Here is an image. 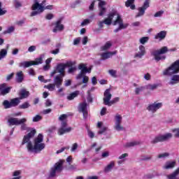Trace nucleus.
I'll use <instances>...</instances> for the list:
<instances>
[{
    "label": "nucleus",
    "mask_w": 179,
    "mask_h": 179,
    "mask_svg": "<svg viewBox=\"0 0 179 179\" xmlns=\"http://www.w3.org/2000/svg\"><path fill=\"white\" fill-rule=\"evenodd\" d=\"M113 23V26L118 24V28L114 30L115 33H118L120 30L127 29L129 26L128 23L122 22V18L121 15L116 11L113 10L108 15V17L103 21H99L98 26L101 29L104 24L110 26Z\"/></svg>",
    "instance_id": "f257e3e1"
},
{
    "label": "nucleus",
    "mask_w": 179,
    "mask_h": 179,
    "mask_svg": "<svg viewBox=\"0 0 179 179\" xmlns=\"http://www.w3.org/2000/svg\"><path fill=\"white\" fill-rule=\"evenodd\" d=\"M44 142V136L39 134L37 137L34 139V145H31L29 151L30 153H41L42 150L45 149V143Z\"/></svg>",
    "instance_id": "f03ea898"
},
{
    "label": "nucleus",
    "mask_w": 179,
    "mask_h": 179,
    "mask_svg": "<svg viewBox=\"0 0 179 179\" xmlns=\"http://www.w3.org/2000/svg\"><path fill=\"white\" fill-rule=\"evenodd\" d=\"M45 2H47L45 0H43L41 4L38 3V2H36L32 6V10L34 11L31 13V16H36V15L42 13V12H44V10L47 9L49 10L54 9V6L52 5H48L45 6Z\"/></svg>",
    "instance_id": "7ed1b4c3"
},
{
    "label": "nucleus",
    "mask_w": 179,
    "mask_h": 179,
    "mask_svg": "<svg viewBox=\"0 0 179 179\" xmlns=\"http://www.w3.org/2000/svg\"><path fill=\"white\" fill-rule=\"evenodd\" d=\"M78 69L81 71L76 77V79H81V78H83V83H87V82H89V77L85 76V73H90V72H92V69H87L86 64H80L78 66Z\"/></svg>",
    "instance_id": "20e7f679"
},
{
    "label": "nucleus",
    "mask_w": 179,
    "mask_h": 179,
    "mask_svg": "<svg viewBox=\"0 0 179 179\" xmlns=\"http://www.w3.org/2000/svg\"><path fill=\"white\" fill-rule=\"evenodd\" d=\"M167 51H169L167 47L164 46L159 50H153L151 52V55H152L157 62H159V61H163V59H166V55H163V54H166Z\"/></svg>",
    "instance_id": "39448f33"
},
{
    "label": "nucleus",
    "mask_w": 179,
    "mask_h": 179,
    "mask_svg": "<svg viewBox=\"0 0 179 179\" xmlns=\"http://www.w3.org/2000/svg\"><path fill=\"white\" fill-rule=\"evenodd\" d=\"M36 129H31L30 131L24 136L22 141V145H26L27 144V148L29 152L30 150V148H31V145L33 143H31V140L34 138V135H36Z\"/></svg>",
    "instance_id": "423d86ee"
},
{
    "label": "nucleus",
    "mask_w": 179,
    "mask_h": 179,
    "mask_svg": "<svg viewBox=\"0 0 179 179\" xmlns=\"http://www.w3.org/2000/svg\"><path fill=\"white\" fill-rule=\"evenodd\" d=\"M179 73V60L176 61L171 66L163 71L164 76H171Z\"/></svg>",
    "instance_id": "0eeeda50"
},
{
    "label": "nucleus",
    "mask_w": 179,
    "mask_h": 179,
    "mask_svg": "<svg viewBox=\"0 0 179 179\" xmlns=\"http://www.w3.org/2000/svg\"><path fill=\"white\" fill-rule=\"evenodd\" d=\"M64 160L60 159L55 164V165L50 169L49 177H55V176H57V173H61V171L64 170Z\"/></svg>",
    "instance_id": "6e6552de"
},
{
    "label": "nucleus",
    "mask_w": 179,
    "mask_h": 179,
    "mask_svg": "<svg viewBox=\"0 0 179 179\" xmlns=\"http://www.w3.org/2000/svg\"><path fill=\"white\" fill-rule=\"evenodd\" d=\"M163 107V103L159 102V101H154L153 103H151L148 104L146 109L149 113H151L152 114H155V113H157L158 110H160Z\"/></svg>",
    "instance_id": "1a4fd4ad"
},
{
    "label": "nucleus",
    "mask_w": 179,
    "mask_h": 179,
    "mask_svg": "<svg viewBox=\"0 0 179 179\" xmlns=\"http://www.w3.org/2000/svg\"><path fill=\"white\" fill-rule=\"evenodd\" d=\"M173 138V134L171 133H166L165 134H159L152 141V143H159V142H165Z\"/></svg>",
    "instance_id": "9d476101"
},
{
    "label": "nucleus",
    "mask_w": 179,
    "mask_h": 179,
    "mask_svg": "<svg viewBox=\"0 0 179 179\" xmlns=\"http://www.w3.org/2000/svg\"><path fill=\"white\" fill-rule=\"evenodd\" d=\"M115 125H114V129L115 131H124V127L122 126V115L117 113L115 117Z\"/></svg>",
    "instance_id": "9b49d317"
},
{
    "label": "nucleus",
    "mask_w": 179,
    "mask_h": 179,
    "mask_svg": "<svg viewBox=\"0 0 179 179\" xmlns=\"http://www.w3.org/2000/svg\"><path fill=\"white\" fill-rule=\"evenodd\" d=\"M73 65H75L74 62H67L66 64L61 63L57 66L56 71L59 72L62 76H65V68H66V66H73Z\"/></svg>",
    "instance_id": "f8f14e48"
},
{
    "label": "nucleus",
    "mask_w": 179,
    "mask_h": 179,
    "mask_svg": "<svg viewBox=\"0 0 179 179\" xmlns=\"http://www.w3.org/2000/svg\"><path fill=\"white\" fill-rule=\"evenodd\" d=\"M72 131V127H68L66 122H62L61 127L58 129V135H64V134H68Z\"/></svg>",
    "instance_id": "ddd939ff"
},
{
    "label": "nucleus",
    "mask_w": 179,
    "mask_h": 179,
    "mask_svg": "<svg viewBox=\"0 0 179 179\" xmlns=\"http://www.w3.org/2000/svg\"><path fill=\"white\" fill-rule=\"evenodd\" d=\"M9 125H20V124H26L27 122V119L23 117L22 119H18L16 117H10L8 120Z\"/></svg>",
    "instance_id": "4468645a"
},
{
    "label": "nucleus",
    "mask_w": 179,
    "mask_h": 179,
    "mask_svg": "<svg viewBox=\"0 0 179 179\" xmlns=\"http://www.w3.org/2000/svg\"><path fill=\"white\" fill-rule=\"evenodd\" d=\"M150 1L149 0H145L143 5L138 8V13L136 15V17H141L145 15V11L150 6Z\"/></svg>",
    "instance_id": "2eb2a0df"
},
{
    "label": "nucleus",
    "mask_w": 179,
    "mask_h": 179,
    "mask_svg": "<svg viewBox=\"0 0 179 179\" xmlns=\"http://www.w3.org/2000/svg\"><path fill=\"white\" fill-rule=\"evenodd\" d=\"M111 97L112 94L111 92H110V90H106L103 94V104H105V106H108V107H111Z\"/></svg>",
    "instance_id": "dca6fc26"
},
{
    "label": "nucleus",
    "mask_w": 179,
    "mask_h": 179,
    "mask_svg": "<svg viewBox=\"0 0 179 179\" xmlns=\"http://www.w3.org/2000/svg\"><path fill=\"white\" fill-rule=\"evenodd\" d=\"M79 111L83 113L84 118H87V103L86 102H83L79 105Z\"/></svg>",
    "instance_id": "f3484780"
},
{
    "label": "nucleus",
    "mask_w": 179,
    "mask_h": 179,
    "mask_svg": "<svg viewBox=\"0 0 179 179\" xmlns=\"http://www.w3.org/2000/svg\"><path fill=\"white\" fill-rule=\"evenodd\" d=\"M115 54H117V51H114V52H100V55H101V59H108V58H111L112 55H115Z\"/></svg>",
    "instance_id": "a211bd4d"
},
{
    "label": "nucleus",
    "mask_w": 179,
    "mask_h": 179,
    "mask_svg": "<svg viewBox=\"0 0 179 179\" xmlns=\"http://www.w3.org/2000/svg\"><path fill=\"white\" fill-rule=\"evenodd\" d=\"M10 89H12L10 87H6V83L0 85V93L3 96H5V94H8V93L10 92Z\"/></svg>",
    "instance_id": "6ab92c4d"
},
{
    "label": "nucleus",
    "mask_w": 179,
    "mask_h": 179,
    "mask_svg": "<svg viewBox=\"0 0 179 179\" xmlns=\"http://www.w3.org/2000/svg\"><path fill=\"white\" fill-rule=\"evenodd\" d=\"M145 52H146L145 50V46L140 45L138 47V50L135 54L134 57H135V58H142V57H143V55H145Z\"/></svg>",
    "instance_id": "aec40b11"
},
{
    "label": "nucleus",
    "mask_w": 179,
    "mask_h": 179,
    "mask_svg": "<svg viewBox=\"0 0 179 179\" xmlns=\"http://www.w3.org/2000/svg\"><path fill=\"white\" fill-rule=\"evenodd\" d=\"M176 161H168L163 166L164 170H170V169H174L176 167Z\"/></svg>",
    "instance_id": "412c9836"
},
{
    "label": "nucleus",
    "mask_w": 179,
    "mask_h": 179,
    "mask_svg": "<svg viewBox=\"0 0 179 179\" xmlns=\"http://www.w3.org/2000/svg\"><path fill=\"white\" fill-rule=\"evenodd\" d=\"M106 3L105 1H99V16H103L106 13Z\"/></svg>",
    "instance_id": "4be33fe9"
},
{
    "label": "nucleus",
    "mask_w": 179,
    "mask_h": 179,
    "mask_svg": "<svg viewBox=\"0 0 179 179\" xmlns=\"http://www.w3.org/2000/svg\"><path fill=\"white\" fill-rule=\"evenodd\" d=\"M44 58H45V54H42L35 61H31V62H33L32 65H40L43 64Z\"/></svg>",
    "instance_id": "5701e85b"
},
{
    "label": "nucleus",
    "mask_w": 179,
    "mask_h": 179,
    "mask_svg": "<svg viewBox=\"0 0 179 179\" xmlns=\"http://www.w3.org/2000/svg\"><path fill=\"white\" fill-rule=\"evenodd\" d=\"M166 35L167 31H162L155 35V40H159V41H162V40H164V38H166Z\"/></svg>",
    "instance_id": "b1692460"
},
{
    "label": "nucleus",
    "mask_w": 179,
    "mask_h": 179,
    "mask_svg": "<svg viewBox=\"0 0 179 179\" xmlns=\"http://www.w3.org/2000/svg\"><path fill=\"white\" fill-rule=\"evenodd\" d=\"M97 128H99L100 130L98 131V134H104L107 131V126L104 125V123L102 122H99L96 125Z\"/></svg>",
    "instance_id": "393cba45"
},
{
    "label": "nucleus",
    "mask_w": 179,
    "mask_h": 179,
    "mask_svg": "<svg viewBox=\"0 0 179 179\" xmlns=\"http://www.w3.org/2000/svg\"><path fill=\"white\" fill-rule=\"evenodd\" d=\"M62 30H64V24H62L61 20H59L55 23V29H53V33H57V31H62Z\"/></svg>",
    "instance_id": "a878e982"
},
{
    "label": "nucleus",
    "mask_w": 179,
    "mask_h": 179,
    "mask_svg": "<svg viewBox=\"0 0 179 179\" xmlns=\"http://www.w3.org/2000/svg\"><path fill=\"white\" fill-rule=\"evenodd\" d=\"M114 167H115V162L114 161H111L106 166H105L103 171L105 173H110Z\"/></svg>",
    "instance_id": "bb28decb"
},
{
    "label": "nucleus",
    "mask_w": 179,
    "mask_h": 179,
    "mask_svg": "<svg viewBox=\"0 0 179 179\" xmlns=\"http://www.w3.org/2000/svg\"><path fill=\"white\" fill-rule=\"evenodd\" d=\"M63 80L64 79L62 78V77H61V76H57L54 79V84L57 88H59V87L62 85Z\"/></svg>",
    "instance_id": "cd10ccee"
},
{
    "label": "nucleus",
    "mask_w": 179,
    "mask_h": 179,
    "mask_svg": "<svg viewBox=\"0 0 179 179\" xmlns=\"http://www.w3.org/2000/svg\"><path fill=\"white\" fill-rule=\"evenodd\" d=\"M15 79L16 82L22 83L23 82V79H24V74H23V71L17 72Z\"/></svg>",
    "instance_id": "c85d7f7f"
},
{
    "label": "nucleus",
    "mask_w": 179,
    "mask_h": 179,
    "mask_svg": "<svg viewBox=\"0 0 179 179\" xmlns=\"http://www.w3.org/2000/svg\"><path fill=\"white\" fill-rule=\"evenodd\" d=\"M177 83H179V75H173L169 82V85H177Z\"/></svg>",
    "instance_id": "c756f323"
},
{
    "label": "nucleus",
    "mask_w": 179,
    "mask_h": 179,
    "mask_svg": "<svg viewBox=\"0 0 179 179\" xmlns=\"http://www.w3.org/2000/svg\"><path fill=\"white\" fill-rule=\"evenodd\" d=\"M33 66V62L29 61V62H20L18 64V66L20 68H29L30 66Z\"/></svg>",
    "instance_id": "7c9ffc66"
},
{
    "label": "nucleus",
    "mask_w": 179,
    "mask_h": 179,
    "mask_svg": "<svg viewBox=\"0 0 179 179\" xmlns=\"http://www.w3.org/2000/svg\"><path fill=\"white\" fill-rule=\"evenodd\" d=\"M30 94V92L27 91L26 90H21L20 92V100H22L23 99H27Z\"/></svg>",
    "instance_id": "2f4dec72"
},
{
    "label": "nucleus",
    "mask_w": 179,
    "mask_h": 179,
    "mask_svg": "<svg viewBox=\"0 0 179 179\" xmlns=\"http://www.w3.org/2000/svg\"><path fill=\"white\" fill-rule=\"evenodd\" d=\"M128 153H124L120 155L118 157L119 160L117 161V164H122V163H124L127 160V157H128Z\"/></svg>",
    "instance_id": "473e14b6"
},
{
    "label": "nucleus",
    "mask_w": 179,
    "mask_h": 179,
    "mask_svg": "<svg viewBox=\"0 0 179 179\" xmlns=\"http://www.w3.org/2000/svg\"><path fill=\"white\" fill-rule=\"evenodd\" d=\"M135 2V0H127L125 2V6H127V8H130V9H135V4H134V3Z\"/></svg>",
    "instance_id": "72a5a7b5"
},
{
    "label": "nucleus",
    "mask_w": 179,
    "mask_h": 179,
    "mask_svg": "<svg viewBox=\"0 0 179 179\" xmlns=\"http://www.w3.org/2000/svg\"><path fill=\"white\" fill-rule=\"evenodd\" d=\"M113 45V43L111 42L108 41L105 43L104 45L101 47V51H107L111 48V46Z\"/></svg>",
    "instance_id": "f704fd0d"
},
{
    "label": "nucleus",
    "mask_w": 179,
    "mask_h": 179,
    "mask_svg": "<svg viewBox=\"0 0 179 179\" xmlns=\"http://www.w3.org/2000/svg\"><path fill=\"white\" fill-rule=\"evenodd\" d=\"M20 125H21L20 127L21 131H27V132H30L31 129H35L27 127V124H26V123H22L20 124Z\"/></svg>",
    "instance_id": "c9c22d12"
},
{
    "label": "nucleus",
    "mask_w": 179,
    "mask_h": 179,
    "mask_svg": "<svg viewBox=\"0 0 179 179\" xmlns=\"http://www.w3.org/2000/svg\"><path fill=\"white\" fill-rule=\"evenodd\" d=\"M79 96V91H75L74 92L70 94L68 96L67 99L68 100H73L75 97H78Z\"/></svg>",
    "instance_id": "e433bc0d"
},
{
    "label": "nucleus",
    "mask_w": 179,
    "mask_h": 179,
    "mask_svg": "<svg viewBox=\"0 0 179 179\" xmlns=\"http://www.w3.org/2000/svg\"><path fill=\"white\" fill-rule=\"evenodd\" d=\"M11 103V107H16L20 103V98H15L10 100Z\"/></svg>",
    "instance_id": "4c0bfd02"
},
{
    "label": "nucleus",
    "mask_w": 179,
    "mask_h": 179,
    "mask_svg": "<svg viewBox=\"0 0 179 179\" xmlns=\"http://www.w3.org/2000/svg\"><path fill=\"white\" fill-rule=\"evenodd\" d=\"M43 87L44 89H48L49 92H54V90H55V83L49 84L48 85H45Z\"/></svg>",
    "instance_id": "58836bf2"
},
{
    "label": "nucleus",
    "mask_w": 179,
    "mask_h": 179,
    "mask_svg": "<svg viewBox=\"0 0 179 179\" xmlns=\"http://www.w3.org/2000/svg\"><path fill=\"white\" fill-rule=\"evenodd\" d=\"M8 55V50L6 49H1L0 50V61L1 59H3Z\"/></svg>",
    "instance_id": "ea45409f"
},
{
    "label": "nucleus",
    "mask_w": 179,
    "mask_h": 179,
    "mask_svg": "<svg viewBox=\"0 0 179 179\" xmlns=\"http://www.w3.org/2000/svg\"><path fill=\"white\" fill-rule=\"evenodd\" d=\"M148 90H156L157 87H159V85L157 84H148L146 86Z\"/></svg>",
    "instance_id": "a19ab883"
},
{
    "label": "nucleus",
    "mask_w": 179,
    "mask_h": 179,
    "mask_svg": "<svg viewBox=\"0 0 179 179\" xmlns=\"http://www.w3.org/2000/svg\"><path fill=\"white\" fill-rule=\"evenodd\" d=\"M13 31H15V27H8L7 29L3 31V34H10V33H13Z\"/></svg>",
    "instance_id": "79ce46f5"
},
{
    "label": "nucleus",
    "mask_w": 179,
    "mask_h": 179,
    "mask_svg": "<svg viewBox=\"0 0 179 179\" xmlns=\"http://www.w3.org/2000/svg\"><path fill=\"white\" fill-rule=\"evenodd\" d=\"M3 106L4 108H11V107H12L10 101H9L8 100L3 101Z\"/></svg>",
    "instance_id": "37998d69"
},
{
    "label": "nucleus",
    "mask_w": 179,
    "mask_h": 179,
    "mask_svg": "<svg viewBox=\"0 0 179 179\" xmlns=\"http://www.w3.org/2000/svg\"><path fill=\"white\" fill-rule=\"evenodd\" d=\"M8 11L5 8L2 7V2L0 1V16H3V15H6Z\"/></svg>",
    "instance_id": "c03bdc74"
},
{
    "label": "nucleus",
    "mask_w": 179,
    "mask_h": 179,
    "mask_svg": "<svg viewBox=\"0 0 179 179\" xmlns=\"http://www.w3.org/2000/svg\"><path fill=\"white\" fill-rule=\"evenodd\" d=\"M170 156V154L168 152H164L161 153L157 155L158 159H166V157H169Z\"/></svg>",
    "instance_id": "a18cd8bd"
},
{
    "label": "nucleus",
    "mask_w": 179,
    "mask_h": 179,
    "mask_svg": "<svg viewBox=\"0 0 179 179\" xmlns=\"http://www.w3.org/2000/svg\"><path fill=\"white\" fill-rule=\"evenodd\" d=\"M43 120V117L40 115H36L32 118L33 122H38V121H41Z\"/></svg>",
    "instance_id": "49530a36"
},
{
    "label": "nucleus",
    "mask_w": 179,
    "mask_h": 179,
    "mask_svg": "<svg viewBox=\"0 0 179 179\" xmlns=\"http://www.w3.org/2000/svg\"><path fill=\"white\" fill-rule=\"evenodd\" d=\"M148 41L149 37L148 36L142 37L139 39V42L141 43V44H146V43H148Z\"/></svg>",
    "instance_id": "de8ad7c7"
},
{
    "label": "nucleus",
    "mask_w": 179,
    "mask_h": 179,
    "mask_svg": "<svg viewBox=\"0 0 179 179\" xmlns=\"http://www.w3.org/2000/svg\"><path fill=\"white\" fill-rule=\"evenodd\" d=\"M30 107V103L29 102H25L21 105H20L19 108L24 110L26 108H29Z\"/></svg>",
    "instance_id": "09e8293b"
},
{
    "label": "nucleus",
    "mask_w": 179,
    "mask_h": 179,
    "mask_svg": "<svg viewBox=\"0 0 179 179\" xmlns=\"http://www.w3.org/2000/svg\"><path fill=\"white\" fill-rule=\"evenodd\" d=\"M108 73L113 78H117V71H115L114 69H110V70L108 71Z\"/></svg>",
    "instance_id": "8fccbe9b"
},
{
    "label": "nucleus",
    "mask_w": 179,
    "mask_h": 179,
    "mask_svg": "<svg viewBox=\"0 0 179 179\" xmlns=\"http://www.w3.org/2000/svg\"><path fill=\"white\" fill-rule=\"evenodd\" d=\"M171 132H173V134H174L175 138H179V128L173 129L171 130Z\"/></svg>",
    "instance_id": "3c124183"
},
{
    "label": "nucleus",
    "mask_w": 179,
    "mask_h": 179,
    "mask_svg": "<svg viewBox=\"0 0 179 179\" xmlns=\"http://www.w3.org/2000/svg\"><path fill=\"white\" fill-rule=\"evenodd\" d=\"M92 22V20L89 19H85L81 22V26L83 27V26H87V24H90Z\"/></svg>",
    "instance_id": "603ef678"
},
{
    "label": "nucleus",
    "mask_w": 179,
    "mask_h": 179,
    "mask_svg": "<svg viewBox=\"0 0 179 179\" xmlns=\"http://www.w3.org/2000/svg\"><path fill=\"white\" fill-rule=\"evenodd\" d=\"M64 90H65V88L61 87L56 92V94L58 96H64Z\"/></svg>",
    "instance_id": "864d4df0"
},
{
    "label": "nucleus",
    "mask_w": 179,
    "mask_h": 179,
    "mask_svg": "<svg viewBox=\"0 0 179 179\" xmlns=\"http://www.w3.org/2000/svg\"><path fill=\"white\" fill-rule=\"evenodd\" d=\"M38 80H40V82H43V83H48V82H51V80L44 79V76H38Z\"/></svg>",
    "instance_id": "5fc2aeb1"
},
{
    "label": "nucleus",
    "mask_w": 179,
    "mask_h": 179,
    "mask_svg": "<svg viewBox=\"0 0 179 179\" xmlns=\"http://www.w3.org/2000/svg\"><path fill=\"white\" fill-rule=\"evenodd\" d=\"M78 148V143H73L71 146V152H76Z\"/></svg>",
    "instance_id": "6e6d98bb"
},
{
    "label": "nucleus",
    "mask_w": 179,
    "mask_h": 179,
    "mask_svg": "<svg viewBox=\"0 0 179 179\" xmlns=\"http://www.w3.org/2000/svg\"><path fill=\"white\" fill-rule=\"evenodd\" d=\"M144 90H145V87H136L135 90V93L136 94H139V93H141V92H143Z\"/></svg>",
    "instance_id": "4d7b16f0"
},
{
    "label": "nucleus",
    "mask_w": 179,
    "mask_h": 179,
    "mask_svg": "<svg viewBox=\"0 0 179 179\" xmlns=\"http://www.w3.org/2000/svg\"><path fill=\"white\" fill-rule=\"evenodd\" d=\"M68 115L66 114L61 115L60 117H59V121H62V122H66V120Z\"/></svg>",
    "instance_id": "13d9d810"
},
{
    "label": "nucleus",
    "mask_w": 179,
    "mask_h": 179,
    "mask_svg": "<svg viewBox=\"0 0 179 179\" xmlns=\"http://www.w3.org/2000/svg\"><path fill=\"white\" fill-rule=\"evenodd\" d=\"M15 8H20L22 6V3L19 0H14Z\"/></svg>",
    "instance_id": "bf43d9fd"
},
{
    "label": "nucleus",
    "mask_w": 179,
    "mask_h": 179,
    "mask_svg": "<svg viewBox=\"0 0 179 179\" xmlns=\"http://www.w3.org/2000/svg\"><path fill=\"white\" fill-rule=\"evenodd\" d=\"M108 156H110V152L108 151L103 152L101 154L102 159H106V157H108Z\"/></svg>",
    "instance_id": "052dcab7"
},
{
    "label": "nucleus",
    "mask_w": 179,
    "mask_h": 179,
    "mask_svg": "<svg viewBox=\"0 0 179 179\" xmlns=\"http://www.w3.org/2000/svg\"><path fill=\"white\" fill-rule=\"evenodd\" d=\"M136 145H139V142L138 141H132L129 143H127V146L129 148H131V146H136Z\"/></svg>",
    "instance_id": "680f3d73"
},
{
    "label": "nucleus",
    "mask_w": 179,
    "mask_h": 179,
    "mask_svg": "<svg viewBox=\"0 0 179 179\" xmlns=\"http://www.w3.org/2000/svg\"><path fill=\"white\" fill-rule=\"evenodd\" d=\"M163 13H164V11H163V10L158 11V12H157V13L154 15V17H162V15H163Z\"/></svg>",
    "instance_id": "e2e57ef3"
},
{
    "label": "nucleus",
    "mask_w": 179,
    "mask_h": 179,
    "mask_svg": "<svg viewBox=\"0 0 179 179\" xmlns=\"http://www.w3.org/2000/svg\"><path fill=\"white\" fill-rule=\"evenodd\" d=\"M152 159V156L150 155H143L141 157V160H151Z\"/></svg>",
    "instance_id": "0e129e2a"
},
{
    "label": "nucleus",
    "mask_w": 179,
    "mask_h": 179,
    "mask_svg": "<svg viewBox=\"0 0 179 179\" xmlns=\"http://www.w3.org/2000/svg\"><path fill=\"white\" fill-rule=\"evenodd\" d=\"M36 50H37V47L36 45H31L28 48L29 52H34Z\"/></svg>",
    "instance_id": "69168bd1"
},
{
    "label": "nucleus",
    "mask_w": 179,
    "mask_h": 179,
    "mask_svg": "<svg viewBox=\"0 0 179 179\" xmlns=\"http://www.w3.org/2000/svg\"><path fill=\"white\" fill-rule=\"evenodd\" d=\"M120 101V97H115L112 101H110V106L113 104H115V103H118Z\"/></svg>",
    "instance_id": "338daca9"
},
{
    "label": "nucleus",
    "mask_w": 179,
    "mask_h": 179,
    "mask_svg": "<svg viewBox=\"0 0 179 179\" xmlns=\"http://www.w3.org/2000/svg\"><path fill=\"white\" fill-rule=\"evenodd\" d=\"M80 43V38H76L73 40V45H78Z\"/></svg>",
    "instance_id": "774afa93"
}]
</instances>
